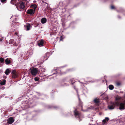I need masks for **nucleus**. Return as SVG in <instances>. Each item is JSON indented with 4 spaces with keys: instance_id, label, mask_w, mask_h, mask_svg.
<instances>
[{
    "instance_id": "nucleus-12",
    "label": "nucleus",
    "mask_w": 125,
    "mask_h": 125,
    "mask_svg": "<svg viewBox=\"0 0 125 125\" xmlns=\"http://www.w3.org/2000/svg\"><path fill=\"white\" fill-rule=\"evenodd\" d=\"M6 82V80H3L1 81L0 84L1 85H5Z\"/></svg>"
},
{
    "instance_id": "nucleus-6",
    "label": "nucleus",
    "mask_w": 125,
    "mask_h": 125,
    "mask_svg": "<svg viewBox=\"0 0 125 125\" xmlns=\"http://www.w3.org/2000/svg\"><path fill=\"white\" fill-rule=\"evenodd\" d=\"M25 7L24 3L21 2L20 3V7L21 9H23Z\"/></svg>"
},
{
    "instance_id": "nucleus-13",
    "label": "nucleus",
    "mask_w": 125,
    "mask_h": 125,
    "mask_svg": "<svg viewBox=\"0 0 125 125\" xmlns=\"http://www.w3.org/2000/svg\"><path fill=\"white\" fill-rule=\"evenodd\" d=\"M5 62L7 64H9L10 63V61L8 59H6L5 60Z\"/></svg>"
},
{
    "instance_id": "nucleus-2",
    "label": "nucleus",
    "mask_w": 125,
    "mask_h": 125,
    "mask_svg": "<svg viewBox=\"0 0 125 125\" xmlns=\"http://www.w3.org/2000/svg\"><path fill=\"white\" fill-rule=\"evenodd\" d=\"M33 6H34V7L33 8L34 9V11L32 9H30L27 12L28 13L30 14H33L34 13L35 9L36 8L37 6L35 4H34L33 5Z\"/></svg>"
},
{
    "instance_id": "nucleus-5",
    "label": "nucleus",
    "mask_w": 125,
    "mask_h": 125,
    "mask_svg": "<svg viewBox=\"0 0 125 125\" xmlns=\"http://www.w3.org/2000/svg\"><path fill=\"white\" fill-rule=\"evenodd\" d=\"M119 108L120 109H124L125 108V103H121L120 104Z\"/></svg>"
},
{
    "instance_id": "nucleus-16",
    "label": "nucleus",
    "mask_w": 125,
    "mask_h": 125,
    "mask_svg": "<svg viewBox=\"0 0 125 125\" xmlns=\"http://www.w3.org/2000/svg\"><path fill=\"white\" fill-rule=\"evenodd\" d=\"M94 101L95 103H97L99 102V101L98 99L96 98L94 100Z\"/></svg>"
},
{
    "instance_id": "nucleus-3",
    "label": "nucleus",
    "mask_w": 125,
    "mask_h": 125,
    "mask_svg": "<svg viewBox=\"0 0 125 125\" xmlns=\"http://www.w3.org/2000/svg\"><path fill=\"white\" fill-rule=\"evenodd\" d=\"M121 98L120 97L117 96L115 97V103L116 105H118L119 104V103L118 102V101L120 100Z\"/></svg>"
},
{
    "instance_id": "nucleus-21",
    "label": "nucleus",
    "mask_w": 125,
    "mask_h": 125,
    "mask_svg": "<svg viewBox=\"0 0 125 125\" xmlns=\"http://www.w3.org/2000/svg\"><path fill=\"white\" fill-rule=\"evenodd\" d=\"M34 80L36 81H37L39 80V78H38L36 77L34 78Z\"/></svg>"
},
{
    "instance_id": "nucleus-8",
    "label": "nucleus",
    "mask_w": 125,
    "mask_h": 125,
    "mask_svg": "<svg viewBox=\"0 0 125 125\" xmlns=\"http://www.w3.org/2000/svg\"><path fill=\"white\" fill-rule=\"evenodd\" d=\"M43 40H41L40 42L38 43V45L40 46H43Z\"/></svg>"
},
{
    "instance_id": "nucleus-11",
    "label": "nucleus",
    "mask_w": 125,
    "mask_h": 125,
    "mask_svg": "<svg viewBox=\"0 0 125 125\" xmlns=\"http://www.w3.org/2000/svg\"><path fill=\"white\" fill-rule=\"evenodd\" d=\"M10 72V70L9 69H7L6 70V71L5 72V73L6 75H8Z\"/></svg>"
},
{
    "instance_id": "nucleus-23",
    "label": "nucleus",
    "mask_w": 125,
    "mask_h": 125,
    "mask_svg": "<svg viewBox=\"0 0 125 125\" xmlns=\"http://www.w3.org/2000/svg\"><path fill=\"white\" fill-rule=\"evenodd\" d=\"M111 8L112 9H114L115 8V7L113 6H111Z\"/></svg>"
},
{
    "instance_id": "nucleus-4",
    "label": "nucleus",
    "mask_w": 125,
    "mask_h": 125,
    "mask_svg": "<svg viewBox=\"0 0 125 125\" xmlns=\"http://www.w3.org/2000/svg\"><path fill=\"white\" fill-rule=\"evenodd\" d=\"M14 120L12 117H10L7 120V122L10 124H11L14 122Z\"/></svg>"
},
{
    "instance_id": "nucleus-24",
    "label": "nucleus",
    "mask_w": 125,
    "mask_h": 125,
    "mask_svg": "<svg viewBox=\"0 0 125 125\" xmlns=\"http://www.w3.org/2000/svg\"><path fill=\"white\" fill-rule=\"evenodd\" d=\"M120 83H116L117 85L118 86H119V85H120Z\"/></svg>"
},
{
    "instance_id": "nucleus-15",
    "label": "nucleus",
    "mask_w": 125,
    "mask_h": 125,
    "mask_svg": "<svg viewBox=\"0 0 125 125\" xmlns=\"http://www.w3.org/2000/svg\"><path fill=\"white\" fill-rule=\"evenodd\" d=\"M26 27H27V30H29L30 28V25L29 24H27V25L26 26Z\"/></svg>"
},
{
    "instance_id": "nucleus-10",
    "label": "nucleus",
    "mask_w": 125,
    "mask_h": 125,
    "mask_svg": "<svg viewBox=\"0 0 125 125\" xmlns=\"http://www.w3.org/2000/svg\"><path fill=\"white\" fill-rule=\"evenodd\" d=\"M114 105H116L115 103L113 105H112L109 106H108L109 108L111 110L113 109L115 107Z\"/></svg>"
},
{
    "instance_id": "nucleus-22",
    "label": "nucleus",
    "mask_w": 125,
    "mask_h": 125,
    "mask_svg": "<svg viewBox=\"0 0 125 125\" xmlns=\"http://www.w3.org/2000/svg\"><path fill=\"white\" fill-rule=\"evenodd\" d=\"M75 114L77 115L78 114V112L76 111H75L74 112Z\"/></svg>"
},
{
    "instance_id": "nucleus-1",
    "label": "nucleus",
    "mask_w": 125,
    "mask_h": 125,
    "mask_svg": "<svg viewBox=\"0 0 125 125\" xmlns=\"http://www.w3.org/2000/svg\"><path fill=\"white\" fill-rule=\"evenodd\" d=\"M32 75L35 76L37 73L38 70L36 68H32L30 69Z\"/></svg>"
},
{
    "instance_id": "nucleus-26",
    "label": "nucleus",
    "mask_w": 125,
    "mask_h": 125,
    "mask_svg": "<svg viewBox=\"0 0 125 125\" xmlns=\"http://www.w3.org/2000/svg\"><path fill=\"white\" fill-rule=\"evenodd\" d=\"M2 38H1V39H0V41L1 42L2 41Z\"/></svg>"
},
{
    "instance_id": "nucleus-7",
    "label": "nucleus",
    "mask_w": 125,
    "mask_h": 125,
    "mask_svg": "<svg viewBox=\"0 0 125 125\" xmlns=\"http://www.w3.org/2000/svg\"><path fill=\"white\" fill-rule=\"evenodd\" d=\"M46 21V19L45 18H44L42 19L41 20V22L42 23H44Z\"/></svg>"
},
{
    "instance_id": "nucleus-18",
    "label": "nucleus",
    "mask_w": 125,
    "mask_h": 125,
    "mask_svg": "<svg viewBox=\"0 0 125 125\" xmlns=\"http://www.w3.org/2000/svg\"><path fill=\"white\" fill-rule=\"evenodd\" d=\"M4 61V59L3 58H0V61L1 62H3Z\"/></svg>"
},
{
    "instance_id": "nucleus-20",
    "label": "nucleus",
    "mask_w": 125,
    "mask_h": 125,
    "mask_svg": "<svg viewBox=\"0 0 125 125\" xmlns=\"http://www.w3.org/2000/svg\"><path fill=\"white\" fill-rule=\"evenodd\" d=\"M17 76V73H16L15 74L13 75L12 77H13L15 78Z\"/></svg>"
},
{
    "instance_id": "nucleus-14",
    "label": "nucleus",
    "mask_w": 125,
    "mask_h": 125,
    "mask_svg": "<svg viewBox=\"0 0 125 125\" xmlns=\"http://www.w3.org/2000/svg\"><path fill=\"white\" fill-rule=\"evenodd\" d=\"M109 88L110 89L112 90L113 89L114 87L112 85H111L109 86Z\"/></svg>"
},
{
    "instance_id": "nucleus-17",
    "label": "nucleus",
    "mask_w": 125,
    "mask_h": 125,
    "mask_svg": "<svg viewBox=\"0 0 125 125\" xmlns=\"http://www.w3.org/2000/svg\"><path fill=\"white\" fill-rule=\"evenodd\" d=\"M15 1L16 0H11V3L13 4L15 2Z\"/></svg>"
},
{
    "instance_id": "nucleus-9",
    "label": "nucleus",
    "mask_w": 125,
    "mask_h": 125,
    "mask_svg": "<svg viewBox=\"0 0 125 125\" xmlns=\"http://www.w3.org/2000/svg\"><path fill=\"white\" fill-rule=\"evenodd\" d=\"M109 119L108 117H106L105 119H104L103 121V122L104 123H105L107 122V121L109 120Z\"/></svg>"
},
{
    "instance_id": "nucleus-19",
    "label": "nucleus",
    "mask_w": 125,
    "mask_h": 125,
    "mask_svg": "<svg viewBox=\"0 0 125 125\" xmlns=\"http://www.w3.org/2000/svg\"><path fill=\"white\" fill-rule=\"evenodd\" d=\"M12 73L13 75L16 73L15 71L13 70L12 71Z\"/></svg>"
},
{
    "instance_id": "nucleus-25",
    "label": "nucleus",
    "mask_w": 125,
    "mask_h": 125,
    "mask_svg": "<svg viewBox=\"0 0 125 125\" xmlns=\"http://www.w3.org/2000/svg\"><path fill=\"white\" fill-rule=\"evenodd\" d=\"M1 0V1L2 2H4L6 0Z\"/></svg>"
}]
</instances>
